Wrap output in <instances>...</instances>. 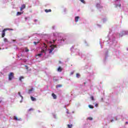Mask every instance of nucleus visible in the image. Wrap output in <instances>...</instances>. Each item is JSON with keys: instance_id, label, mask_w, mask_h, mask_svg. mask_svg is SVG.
Wrapping results in <instances>:
<instances>
[{"instance_id": "f257e3e1", "label": "nucleus", "mask_w": 128, "mask_h": 128, "mask_svg": "<svg viewBox=\"0 0 128 128\" xmlns=\"http://www.w3.org/2000/svg\"><path fill=\"white\" fill-rule=\"evenodd\" d=\"M6 30H13L12 29L10 28H5L4 29L2 32V38H4V36H6Z\"/></svg>"}, {"instance_id": "f03ea898", "label": "nucleus", "mask_w": 128, "mask_h": 128, "mask_svg": "<svg viewBox=\"0 0 128 128\" xmlns=\"http://www.w3.org/2000/svg\"><path fill=\"white\" fill-rule=\"evenodd\" d=\"M14 72H10V74H8V80H12L13 78H14Z\"/></svg>"}, {"instance_id": "7ed1b4c3", "label": "nucleus", "mask_w": 128, "mask_h": 128, "mask_svg": "<svg viewBox=\"0 0 128 128\" xmlns=\"http://www.w3.org/2000/svg\"><path fill=\"white\" fill-rule=\"evenodd\" d=\"M26 8V4H22V6L20 8V12H22V10H24V8Z\"/></svg>"}, {"instance_id": "20e7f679", "label": "nucleus", "mask_w": 128, "mask_h": 128, "mask_svg": "<svg viewBox=\"0 0 128 128\" xmlns=\"http://www.w3.org/2000/svg\"><path fill=\"white\" fill-rule=\"evenodd\" d=\"M43 44H44L43 49H44V50L46 52V50H48V46L46 45V44H45V43H43Z\"/></svg>"}, {"instance_id": "39448f33", "label": "nucleus", "mask_w": 128, "mask_h": 128, "mask_svg": "<svg viewBox=\"0 0 128 128\" xmlns=\"http://www.w3.org/2000/svg\"><path fill=\"white\" fill-rule=\"evenodd\" d=\"M54 50V47L50 49H48L49 50V54H52V51Z\"/></svg>"}, {"instance_id": "423d86ee", "label": "nucleus", "mask_w": 128, "mask_h": 128, "mask_svg": "<svg viewBox=\"0 0 128 128\" xmlns=\"http://www.w3.org/2000/svg\"><path fill=\"white\" fill-rule=\"evenodd\" d=\"M52 96L54 100H56V98H57L56 95V94H54V93H52Z\"/></svg>"}, {"instance_id": "0eeeda50", "label": "nucleus", "mask_w": 128, "mask_h": 128, "mask_svg": "<svg viewBox=\"0 0 128 128\" xmlns=\"http://www.w3.org/2000/svg\"><path fill=\"white\" fill-rule=\"evenodd\" d=\"M78 20H80V16H77L75 17V22H78Z\"/></svg>"}, {"instance_id": "6e6552de", "label": "nucleus", "mask_w": 128, "mask_h": 128, "mask_svg": "<svg viewBox=\"0 0 128 128\" xmlns=\"http://www.w3.org/2000/svg\"><path fill=\"white\" fill-rule=\"evenodd\" d=\"M53 80L54 82H58V79H57L56 76H54L53 78Z\"/></svg>"}, {"instance_id": "1a4fd4ad", "label": "nucleus", "mask_w": 128, "mask_h": 128, "mask_svg": "<svg viewBox=\"0 0 128 128\" xmlns=\"http://www.w3.org/2000/svg\"><path fill=\"white\" fill-rule=\"evenodd\" d=\"M30 98L32 102H36V98H34V97H32V96H30Z\"/></svg>"}, {"instance_id": "9d476101", "label": "nucleus", "mask_w": 128, "mask_h": 128, "mask_svg": "<svg viewBox=\"0 0 128 128\" xmlns=\"http://www.w3.org/2000/svg\"><path fill=\"white\" fill-rule=\"evenodd\" d=\"M45 12H52V10H50V9H49V10L46 9L45 10Z\"/></svg>"}, {"instance_id": "9b49d317", "label": "nucleus", "mask_w": 128, "mask_h": 128, "mask_svg": "<svg viewBox=\"0 0 128 128\" xmlns=\"http://www.w3.org/2000/svg\"><path fill=\"white\" fill-rule=\"evenodd\" d=\"M24 77L23 76H21L20 77L19 80H20V82H22V80H24Z\"/></svg>"}, {"instance_id": "f8f14e48", "label": "nucleus", "mask_w": 128, "mask_h": 128, "mask_svg": "<svg viewBox=\"0 0 128 128\" xmlns=\"http://www.w3.org/2000/svg\"><path fill=\"white\" fill-rule=\"evenodd\" d=\"M62 84H58L56 86V88H62Z\"/></svg>"}, {"instance_id": "ddd939ff", "label": "nucleus", "mask_w": 128, "mask_h": 128, "mask_svg": "<svg viewBox=\"0 0 128 128\" xmlns=\"http://www.w3.org/2000/svg\"><path fill=\"white\" fill-rule=\"evenodd\" d=\"M62 67L60 66L58 68V72H62Z\"/></svg>"}, {"instance_id": "4468645a", "label": "nucleus", "mask_w": 128, "mask_h": 128, "mask_svg": "<svg viewBox=\"0 0 128 128\" xmlns=\"http://www.w3.org/2000/svg\"><path fill=\"white\" fill-rule=\"evenodd\" d=\"M32 90H34V88H32L30 89V90H29L28 92V94H30V92H32Z\"/></svg>"}, {"instance_id": "2eb2a0df", "label": "nucleus", "mask_w": 128, "mask_h": 128, "mask_svg": "<svg viewBox=\"0 0 128 128\" xmlns=\"http://www.w3.org/2000/svg\"><path fill=\"white\" fill-rule=\"evenodd\" d=\"M14 120H20L18 118V117L16 116H14Z\"/></svg>"}, {"instance_id": "dca6fc26", "label": "nucleus", "mask_w": 128, "mask_h": 128, "mask_svg": "<svg viewBox=\"0 0 128 128\" xmlns=\"http://www.w3.org/2000/svg\"><path fill=\"white\" fill-rule=\"evenodd\" d=\"M18 94L20 96V98H22V100L24 98V96H22V94H20V92H18Z\"/></svg>"}, {"instance_id": "f3484780", "label": "nucleus", "mask_w": 128, "mask_h": 128, "mask_svg": "<svg viewBox=\"0 0 128 128\" xmlns=\"http://www.w3.org/2000/svg\"><path fill=\"white\" fill-rule=\"evenodd\" d=\"M22 14V12H18L17 14H16V16H20V14Z\"/></svg>"}, {"instance_id": "a211bd4d", "label": "nucleus", "mask_w": 128, "mask_h": 128, "mask_svg": "<svg viewBox=\"0 0 128 128\" xmlns=\"http://www.w3.org/2000/svg\"><path fill=\"white\" fill-rule=\"evenodd\" d=\"M68 128H72V124H68Z\"/></svg>"}, {"instance_id": "6ab92c4d", "label": "nucleus", "mask_w": 128, "mask_h": 128, "mask_svg": "<svg viewBox=\"0 0 128 128\" xmlns=\"http://www.w3.org/2000/svg\"><path fill=\"white\" fill-rule=\"evenodd\" d=\"M25 52H30V50H29L27 48H25Z\"/></svg>"}, {"instance_id": "aec40b11", "label": "nucleus", "mask_w": 128, "mask_h": 128, "mask_svg": "<svg viewBox=\"0 0 128 128\" xmlns=\"http://www.w3.org/2000/svg\"><path fill=\"white\" fill-rule=\"evenodd\" d=\"M46 51L44 50V49H43L42 51H41V52H44V54H46Z\"/></svg>"}, {"instance_id": "412c9836", "label": "nucleus", "mask_w": 128, "mask_h": 128, "mask_svg": "<svg viewBox=\"0 0 128 128\" xmlns=\"http://www.w3.org/2000/svg\"><path fill=\"white\" fill-rule=\"evenodd\" d=\"M88 108H94V106H92V105H88Z\"/></svg>"}, {"instance_id": "4be33fe9", "label": "nucleus", "mask_w": 128, "mask_h": 128, "mask_svg": "<svg viewBox=\"0 0 128 128\" xmlns=\"http://www.w3.org/2000/svg\"><path fill=\"white\" fill-rule=\"evenodd\" d=\"M88 120H94V118L92 117H89L88 118Z\"/></svg>"}, {"instance_id": "5701e85b", "label": "nucleus", "mask_w": 128, "mask_h": 128, "mask_svg": "<svg viewBox=\"0 0 128 128\" xmlns=\"http://www.w3.org/2000/svg\"><path fill=\"white\" fill-rule=\"evenodd\" d=\"M42 56V54H38L36 55L37 56Z\"/></svg>"}, {"instance_id": "b1692460", "label": "nucleus", "mask_w": 128, "mask_h": 128, "mask_svg": "<svg viewBox=\"0 0 128 128\" xmlns=\"http://www.w3.org/2000/svg\"><path fill=\"white\" fill-rule=\"evenodd\" d=\"M38 42H34V44L35 46H36V44H38Z\"/></svg>"}, {"instance_id": "393cba45", "label": "nucleus", "mask_w": 128, "mask_h": 128, "mask_svg": "<svg viewBox=\"0 0 128 128\" xmlns=\"http://www.w3.org/2000/svg\"><path fill=\"white\" fill-rule=\"evenodd\" d=\"M4 42H8V39L6 38H4Z\"/></svg>"}, {"instance_id": "a878e982", "label": "nucleus", "mask_w": 128, "mask_h": 128, "mask_svg": "<svg viewBox=\"0 0 128 128\" xmlns=\"http://www.w3.org/2000/svg\"><path fill=\"white\" fill-rule=\"evenodd\" d=\"M76 78H79L80 77V74L77 73L76 74Z\"/></svg>"}, {"instance_id": "bb28decb", "label": "nucleus", "mask_w": 128, "mask_h": 128, "mask_svg": "<svg viewBox=\"0 0 128 128\" xmlns=\"http://www.w3.org/2000/svg\"><path fill=\"white\" fill-rule=\"evenodd\" d=\"M81 2H82V4H85L84 0H80Z\"/></svg>"}, {"instance_id": "cd10ccee", "label": "nucleus", "mask_w": 128, "mask_h": 128, "mask_svg": "<svg viewBox=\"0 0 128 128\" xmlns=\"http://www.w3.org/2000/svg\"><path fill=\"white\" fill-rule=\"evenodd\" d=\"M91 100H94V96H91Z\"/></svg>"}, {"instance_id": "c85d7f7f", "label": "nucleus", "mask_w": 128, "mask_h": 128, "mask_svg": "<svg viewBox=\"0 0 128 128\" xmlns=\"http://www.w3.org/2000/svg\"><path fill=\"white\" fill-rule=\"evenodd\" d=\"M30 110H34V109H32V108H30V109L28 110V111H29V112H30Z\"/></svg>"}, {"instance_id": "c756f323", "label": "nucleus", "mask_w": 128, "mask_h": 128, "mask_svg": "<svg viewBox=\"0 0 128 128\" xmlns=\"http://www.w3.org/2000/svg\"><path fill=\"white\" fill-rule=\"evenodd\" d=\"M95 106H96V107L98 106V104H95Z\"/></svg>"}, {"instance_id": "7c9ffc66", "label": "nucleus", "mask_w": 128, "mask_h": 128, "mask_svg": "<svg viewBox=\"0 0 128 128\" xmlns=\"http://www.w3.org/2000/svg\"><path fill=\"white\" fill-rule=\"evenodd\" d=\"M120 36H122V34H120Z\"/></svg>"}, {"instance_id": "2f4dec72", "label": "nucleus", "mask_w": 128, "mask_h": 128, "mask_svg": "<svg viewBox=\"0 0 128 128\" xmlns=\"http://www.w3.org/2000/svg\"><path fill=\"white\" fill-rule=\"evenodd\" d=\"M122 6V4H120L119 6L120 7Z\"/></svg>"}, {"instance_id": "473e14b6", "label": "nucleus", "mask_w": 128, "mask_h": 128, "mask_svg": "<svg viewBox=\"0 0 128 128\" xmlns=\"http://www.w3.org/2000/svg\"><path fill=\"white\" fill-rule=\"evenodd\" d=\"M114 122V120H111V122Z\"/></svg>"}, {"instance_id": "72a5a7b5", "label": "nucleus", "mask_w": 128, "mask_h": 128, "mask_svg": "<svg viewBox=\"0 0 128 128\" xmlns=\"http://www.w3.org/2000/svg\"><path fill=\"white\" fill-rule=\"evenodd\" d=\"M126 124H128V122H126Z\"/></svg>"}, {"instance_id": "f704fd0d", "label": "nucleus", "mask_w": 128, "mask_h": 128, "mask_svg": "<svg viewBox=\"0 0 128 128\" xmlns=\"http://www.w3.org/2000/svg\"><path fill=\"white\" fill-rule=\"evenodd\" d=\"M71 74H74V72H71Z\"/></svg>"}, {"instance_id": "c9c22d12", "label": "nucleus", "mask_w": 128, "mask_h": 128, "mask_svg": "<svg viewBox=\"0 0 128 128\" xmlns=\"http://www.w3.org/2000/svg\"><path fill=\"white\" fill-rule=\"evenodd\" d=\"M55 40H53V42H54Z\"/></svg>"}, {"instance_id": "e433bc0d", "label": "nucleus", "mask_w": 128, "mask_h": 128, "mask_svg": "<svg viewBox=\"0 0 128 128\" xmlns=\"http://www.w3.org/2000/svg\"><path fill=\"white\" fill-rule=\"evenodd\" d=\"M63 42H64V40L63 39Z\"/></svg>"}, {"instance_id": "4c0bfd02", "label": "nucleus", "mask_w": 128, "mask_h": 128, "mask_svg": "<svg viewBox=\"0 0 128 128\" xmlns=\"http://www.w3.org/2000/svg\"><path fill=\"white\" fill-rule=\"evenodd\" d=\"M84 84H86V82H84Z\"/></svg>"}, {"instance_id": "58836bf2", "label": "nucleus", "mask_w": 128, "mask_h": 128, "mask_svg": "<svg viewBox=\"0 0 128 128\" xmlns=\"http://www.w3.org/2000/svg\"><path fill=\"white\" fill-rule=\"evenodd\" d=\"M26 68H28V66H26Z\"/></svg>"}]
</instances>
